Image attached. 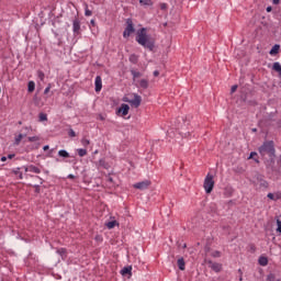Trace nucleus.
I'll return each mask as SVG.
<instances>
[{
  "instance_id": "52",
  "label": "nucleus",
  "mask_w": 281,
  "mask_h": 281,
  "mask_svg": "<svg viewBox=\"0 0 281 281\" xmlns=\"http://www.w3.org/2000/svg\"><path fill=\"white\" fill-rule=\"evenodd\" d=\"M1 161H8V157L2 156V157H1Z\"/></svg>"
},
{
  "instance_id": "62",
  "label": "nucleus",
  "mask_w": 281,
  "mask_h": 281,
  "mask_svg": "<svg viewBox=\"0 0 281 281\" xmlns=\"http://www.w3.org/2000/svg\"><path fill=\"white\" fill-rule=\"evenodd\" d=\"M186 247H188V245L184 244V245H183V249H186Z\"/></svg>"
},
{
  "instance_id": "23",
  "label": "nucleus",
  "mask_w": 281,
  "mask_h": 281,
  "mask_svg": "<svg viewBox=\"0 0 281 281\" xmlns=\"http://www.w3.org/2000/svg\"><path fill=\"white\" fill-rule=\"evenodd\" d=\"M97 166L99 168H105V169L109 168V164L104 159H100L99 162L97 164Z\"/></svg>"
},
{
  "instance_id": "57",
  "label": "nucleus",
  "mask_w": 281,
  "mask_h": 281,
  "mask_svg": "<svg viewBox=\"0 0 281 281\" xmlns=\"http://www.w3.org/2000/svg\"><path fill=\"white\" fill-rule=\"evenodd\" d=\"M91 25H95V20L90 21Z\"/></svg>"
},
{
  "instance_id": "44",
  "label": "nucleus",
  "mask_w": 281,
  "mask_h": 281,
  "mask_svg": "<svg viewBox=\"0 0 281 281\" xmlns=\"http://www.w3.org/2000/svg\"><path fill=\"white\" fill-rule=\"evenodd\" d=\"M50 89H52V85L49 83L48 87L45 88L44 94L47 95V93H49Z\"/></svg>"
},
{
  "instance_id": "60",
  "label": "nucleus",
  "mask_w": 281,
  "mask_h": 281,
  "mask_svg": "<svg viewBox=\"0 0 281 281\" xmlns=\"http://www.w3.org/2000/svg\"><path fill=\"white\" fill-rule=\"evenodd\" d=\"M258 130L257 128H252V133H256Z\"/></svg>"
},
{
  "instance_id": "20",
  "label": "nucleus",
  "mask_w": 281,
  "mask_h": 281,
  "mask_svg": "<svg viewBox=\"0 0 281 281\" xmlns=\"http://www.w3.org/2000/svg\"><path fill=\"white\" fill-rule=\"evenodd\" d=\"M255 179H257V181H262V182H261V186H263L265 188H267V181L263 180L262 175L256 173V175H255Z\"/></svg>"
},
{
  "instance_id": "42",
  "label": "nucleus",
  "mask_w": 281,
  "mask_h": 281,
  "mask_svg": "<svg viewBox=\"0 0 281 281\" xmlns=\"http://www.w3.org/2000/svg\"><path fill=\"white\" fill-rule=\"evenodd\" d=\"M68 135L69 137H76V132L72 128H70Z\"/></svg>"
},
{
  "instance_id": "15",
  "label": "nucleus",
  "mask_w": 281,
  "mask_h": 281,
  "mask_svg": "<svg viewBox=\"0 0 281 281\" xmlns=\"http://www.w3.org/2000/svg\"><path fill=\"white\" fill-rule=\"evenodd\" d=\"M131 271H133V267H131V266L124 267L121 270V276H131Z\"/></svg>"
},
{
  "instance_id": "11",
  "label": "nucleus",
  "mask_w": 281,
  "mask_h": 281,
  "mask_svg": "<svg viewBox=\"0 0 281 281\" xmlns=\"http://www.w3.org/2000/svg\"><path fill=\"white\" fill-rule=\"evenodd\" d=\"M139 5H142L143 8H150L154 5L153 0H139L138 1Z\"/></svg>"
},
{
  "instance_id": "2",
  "label": "nucleus",
  "mask_w": 281,
  "mask_h": 281,
  "mask_svg": "<svg viewBox=\"0 0 281 281\" xmlns=\"http://www.w3.org/2000/svg\"><path fill=\"white\" fill-rule=\"evenodd\" d=\"M259 155L261 157H269L270 164H274L276 159V145L273 144V140H268L265 142L260 147H259Z\"/></svg>"
},
{
  "instance_id": "54",
  "label": "nucleus",
  "mask_w": 281,
  "mask_h": 281,
  "mask_svg": "<svg viewBox=\"0 0 281 281\" xmlns=\"http://www.w3.org/2000/svg\"><path fill=\"white\" fill-rule=\"evenodd\" d=\"M68 179H76V176L69 175V176H68Z\"/></svg>"
},
{
  "instance_id": "53",
  "label": "nucleus",
  "mask_w": 281,
  "mask_h": 281,
  "mask_svg": "<svg viewBox=\"0 0 281 281\" xmlns=\"http://www.w3.org/2000/svg\"><path fill=\"white\" fill-rule=\"evenodd\" d=\"M43 150H49V145L44 146Z\"/></svg>"
},
{
  "instance_id": "48",
  "label": "nucleus",
  "mask_w": 281,
  "mask_h": 281,
  "mask_svg": "<svg viewBox=\"0 0 281 281\" xmlns=\"http://www.w3.org/2000/svg\"><path fill=\"white\" fill-rule=\"evenodd\" d=\"M20 170H21V168L14 169V170H13V173H14V175H20Z\"/></svg>"
},
{
  "instance_id": "30",
  "label": "nucleus",
  "mask_w": 281,
  "mask_h": 281,
  "mask_svg": "<svg viewBox=\"0 0 281 281\" xmlns=\"http://www.w3.org/2000/svg\"><path fill=\"white\" fill-rule=\"evenodd\" d=\"M77 153H78L79 157L87 156V149L79 148V149H77Z\"/></svg>"
},
{
  "instance_id": "27",
  "label": "nucleus",
  "mask_w": 281,
  "mask_h": 281,
  "mask_svg": "<svg viewBox=\"0 0 281 281\" xmlns=\"http://www.w3.org/2000/svg\"><path fill=\"white\" fill-rule=\"evenodd\" d=\"M131 75L133 76L134 80H135V78H142V72H139L135 69L131 70Z\"/></svg>"
},
{
  "instance_id": "35",
  "label": "nucleus",
  "mask_w": 281,
  "mask_h": 281,
  "mask_svg": "<svg viewBox=\"0 0 281 281\" xmlns=\"http://www.w3.org/2000/svg\"><path fill=\"white\" fill-rule=\"evenodd\" d=\"M267 281H277L276 280V274H273V273L268 274Z\"/></svg>"
},
{
  "instance_id": "26",
  "label": "nucleus",
  "mask_w": 281,
  "mask_h": 281,
  "mask_svg": "<svg viewBox=\"0 0 281 281\" xmlns=\"http://www.w3.org/2000/svg\"><path fill=\"white\" fill-rule=\"evenodd\" d=\"M139 87H140L142 89H148V80L142 79V80L139 81Z\"/></svg>"
},
{
  "instance_id": "63",
  "label": "nucleus",
  "mask_w": 281,
  "mask_h": 281,
  "mask_svg": "<svg viewBox=\"0 0 281 281\" xmlns=\"http://www.w3.org/2000/svg\"><path fill=\"white\" fill-rule=\"evenodd\" d=\"M239 280L243 281V277H240Z\"/></svg>"
},
{
  "instance_id": "49",
  "label": "nucleus",
  "mask_w": 281,
  "mask_h": 281,
  "mask_svg": "<svg viewBox=\"0 0 281 281\" xmlns=\"http://www.w3.org/2000/svg\"><path fill=\"white\" fill-rule=\"evenodd\" d=\"M273 5H279L280 4V0H272Z\"/></svg>"
},
{
  "instance_id": "17",
  "label": "nucleus",
  "mask_w": 281,
  "mask_h": 281,
  "mask_svg": "<svg viewBox=\"0 0 281 281\" xmlns=\"http://www.w3.org/2000/svg\"><path fill=\"white\" fill-rule=\"evenodd\" d=\"M258 262L261 267H267L269 265V259L267 257H259Z\"/></svg>"
},
{
  "instance_id": "4",
  "label": "nucleus",
  "mask_w": 281,
  "mask_h": 281,
  "mask_svg": "<svg viewBox=\"0 0 281 281\" xmlns=\"http://www.w3.org/2000/svg\"><path fill=\"white\" fill-rule=\"evenodd\" d=\"M131 34H135V25L133 24L132 19H127L126 20V27L123 32V37L128 38V36H131Z\"/></svg>"
},
{
  "instance_id": "45",
  "label": "nucleus",
  "mask_w": 281,
  "mask_h": 281,
  "mask_svg": "<svg viewBox=\"0 0 281 281\" xmlns=\"http://www.w3.org/2000/svg\"><path fill=\"white\" fill-rule=\"evenodd\" d=\"M237 89H238V86H237V85L233 86V87L231 88V93H236Z\"/></svg>"
},
{
  "instance_id": "18",
  "label": "nucleus",
  "mask_w": 281,
  "mask_h": 281,
  "mask_svg": "<svg viewBox=\"0 0 281 281\" xmlns=\"http://www.w3.org/2000/svg\"><path fill=\"white\" fill-rule=\"evenodd\" d=\"M34 89H36V83L34 81H29L27 83L29 93H34Z\"/></svg>"
},
{
  "instance_id": "32",
  "label": "nucleus",
  "mask_w": 281,
  "mask_h": 281,
  "mask_svg": "<svg viewBox=\"0 0 281 281\" xmlns=\"http://www.w3.org/2000/svg\"><path fill=\"white\" fill-rule=\"evenodd\" d=\"M33 102H34L35 106H38V105H40L41 99L38 98L37 94L34 95Z\"/></svg>"
},
{
  "instance_id": "46",
  "label": "nucleus",
  "mask_w": 281,
  "mask_h": 281,
  "mask_svg": "<svg viewBox=\"0 0 281 281\" xmlns=\"http://www.w3.org/2000/svg\"><path fill=\"white\" fill-rule=\"evenodd\" d=\"M250 251L251 254H256V245L254 244L250 245Z\"/></svg>"
},
{
  "instance_id": "50",
  "label": "nucleus",
  "mask_w": 281,
  "mask_h": 281,
  "mask_svg": "<svg viewBox=\"0 0 281 281\" xmlns=\"http://www.w3.org/2000/svg\"><path fill=\"white\" fill-rule=\"evenodd\" d=\"M15 155L14 154H9L8 159H14Z\"/></svg>"
},
{
  "instance_id": "33",
  "label": "nucleus",
  "mask_w": 281,
  "mask_h": 281,
  "mask_svg": "<svg viewBox=\"0 0 281 281\" xmlns=\"http://www.w3.org/2000/svg\"><path fill=\"white\" fill-rule=\"evenodd\" d=\"M37 76H38L40 80H42V81L45 80V72H43V70H38Z\"/></svg>"
},
{
  "instance_id": "10",
  "label": "nucleus",
  "mask_w": 281,
  "mask_h": 281,
  "mask_svg": "<svg viewBox=\"0 0 281 281\" xmlns=\"http://www.w3.org/2000/svg\"><path fill=\"white\" fill-rule=\"evenodd\" d=\"M72 32L74 34H80V20L78 18L72 21Z\"/></svg>"
},
{
  "instance_id": "61",
  "label": "nucleus",
  "mask_w": 281,
  "mask_h": 281,
  "mask_svg": "<svg viewBox=\"0 0 281 281\" xmlns=\"http://www.w3.org/2000/svg\"><path fill=\"white\" fill-rule=\"evenodd\" d=\"M125 100H128V98H123V102H126Z\"/></svg>"
},
{
  "instance_id": "64",
  "label": "nucleus",
  "mask_w": 281,
  "mask_h": 281,
  "mask_svg": "<svg viewBox=\"0 0 281 281\" xmlns=\"http://www.w3.org/2000/svg\"><path fill=\"white\" fill-rule=\"evenodd\" d=\"M276 281H281L280 279H277Z\"/></svg>"
},
{
  "instance_id": "16",
  "label": "nucleus",
  "mask_w": 281,
  "mask_h": 281,
  "mask_svg": "<svg viewBox=\"0 0 281 281\" xmlns=\"http://www.w3.org/2000/svg\"><path fill=\"white\" fill-rule=\"evenodd\" d=\"M58 157H61L63 159H69V157H71V156L69 155V153L67 150L60 149L58 151Z\"/></svg>"
},
{
  "instance_id": "5",
  "label": "nucleus",
  "mask_w": 281,
  "mask_h": 281,
  "mask_svg": "<svg viewBox=\"0 0 281 281\" xmlns=\"http://www.w3.org/2000/svg\"><path fill=\"white\" fill-rule=\"evenodd\" d=\"M125 102H128V104H131L135 109H139L140 104H142V95L134 93V99L125 100Z\"/></svg>"
},
{
  "instance_id": "47",
  "label": "nucleus",
  "mask_w": 281,
  "mask_h": 281,
  "mask_svg": "<svg viewBox=\"0 0 281 281\" xmlns=\"http://www.w3.org/2000/svg\"><path fill=\"white\" fill-rule=\"evenodd\" d=\"M167 9H168V4H166V3L160 4V10H167Z\"/></svg>"
},
{
  "instance_id": "39",
  "label": "nucleus",
  "mask_w": 281,
  "mask_h": 281,
  "mask_svg": "<svg viewBox=\"0 0 281 281\" xmlns=\"http://www.w3.org/2000/svg\"><path fill=\"white\" fill-rule=\"evenodd\" d=\"M212 257L213 258H221V251H218V250L213 251Z\"/></svg>"
},
{
  "instance_id": "38",
  "label": "nucleus",
  "mask_w": 281,
  "mask_h": 281,
  "mask_svg": "<svg viewBox=\"0 0 281 281\" xmlns=\"http://www.w3.org/2000/svg\"><path fill=\"white\" fill-rule=\"evenodd\" d=\"M29 142H38L41 139L38 136H30L27 137Z\"/></svg>"
},
{
  "instance_id": "9",
  "label": "nucleus",
  "mask_w": 281,
  "mask_h": 281,
  "mask_svg": "<svg viewBox=\"0 0 281 281\" xmlns=\"http://www.w3.org/2000/svg\"><path fill=\"white\" fill-rule=\"evenodd\" d=\"M94 86H95L94 91L97 93H100V91H102V77L100 76L95 77Z\"/></svg>"
},
{
  "instance_id": "25",
  "label": "nucleus",
  "mask_w": 281,
  "mask_h": 281,
  "mask_svg": "<svg viewBox=\"0 0 281 281\" xmlns=\"http://www.w3.org/2000/svg\"><path fill=\"white\" fill-rule=\"evenodd\" d=\"M256 157H258V153L251 151L248 159H254L256 161V164H260V161Z\"/></svg>"
},
{
  "instance_id": "31",
  "label": "nucleus",
  "mask_w": 281,
  "mask_h": 281,
  "mask_svg": "<svg viewBox=\"0 0 281 281\" xmlns=\"http://www.w3.org/2000/svg\"><path fill=\"white\" fill-rule=\"evenodd\" d=\"M40 122H47V114L40 113Z\"/></svg>"
},
{
  "instance_id": "12",
  "label": "nucleus",
  "mask_w": 281,
  "mask_h": 281,
  "mask_svg": "<svg viewBox=\"0 0 281 281\" xmlns=\"http://www.w3.org/2000/svg\"><path fill=\"white\" fill-rule=\"evenodd\" d=\"M177 265L180 271H186V260L183 259V257L178 259Z\"/></svg>"
},
{
  "instance_id": "51",
  "label": "nucleus",
  "mask_w": 281,
  "mask_h": 281,
  "mask_svg": "<svg viewBox=\"0 0 281 281\" xmlns=\"http://www.w3.org/2000/svg\"><path fill=\"white\" fill-rule=\"evenodd\" d=\"M154 76H155V78H157V76H159V70H155Z\"/></svg>"
},
{
  "instance_id": "19",
  "label": "nucleus",
  "mask_w": 281,
  "mask_h": 281,
  "mask_svg": "<svg viewBox=\"0 0 281 281\" xmlns=\"http://www.w3.org/2000/svg\"><path fill=\"white\" fill-rule=\"evenodd\" d=\"M29 172H35V175H41V169L34 165L29 166Z\"/></svg>"
},
{
  "instance_id": "14",
  "label": "nucleus",
  "mask_w": 281,
  "mask_h": 281,
  "mask_svg": "<svg viewBox=\"0 0 281 281\" xmlns=\"http://www.w3.org/2000/svg\"><path fill=\"white\" fill-rule=\"evenodd\" d=\"M272 69H273V71H277V74H279V78H281V65H280V63H278V61L273 63Z\"/></svg>"
},
{
  "instance_id": "59",
  "label": "nucleus",
  "mask_w": 281,
  "mask_h": 281,
  "mask_svg": "<svg viewBox=\"0 0 281 281\" xmlns=\"http://www.w3.org/2000/svg\"><path fill=\"white\" fill-rule=\"evenodd\" d=\"M23 137H27V134H22V139H23Z\"/></svg>"
},
{
  "instance_id": "36",
  "label": "nucleus",
  "mask_w": 281,
  "mask_h": 281,
  "mask_svg": "<svg viewBox=\"0 0 281 281\" xmlns=\"http://www.w3.org/2000/svg\"><path fill=\"white\" fill-rule=\"evenodd\" d=\"M81 144H82V146H89V144H91V140L90 139H87V138H83L82 140H81Z\"/></svg>"
},
{
  "instance_id": "1",
  "label": "nucleus",
  "mask_w": 281,
  "mask_h": 281,
  "mask_svg": "<svg viewBox=\"0 0 281 281\" xmlns=\"http://www.w3.org/2000/svg\"><path fill=\"white\" fill-rule=\"evenodd\" d=\"M136 42L138 45H142V47H145V49H148L149 52L155 50V37L147 35L146 27H142L137 31Z\"/></svg>"
},
{
  "instance_id": "58",
  "label": "nucleus",
  "mask_w": 281,
  "mask_h": 281,
  "mask_svg": "<svg viewBox=\"0 0 281 281\" xmlns=\"http://www.w3.org/2000/svg\"><path fill=\"white\" fill-rule=\"evenodd\" d=\"M19 175V178L20 179H23V173L22 172H20V173H18Z\"/></svg>"
},
{
  "instance_id": "55",
  "label": "nucleus",
  "mask_w": 281,
  "mask_h": 281,
  "mask_svg": "<svg viewBox=\"0 0 281 281\" xmlns=\"http://www.w3.org/2000/svg\"><path fill=\"white\" fill-rule=\"evenodd\" d=\"M272 8L271 7H267L266 11L267 12H271Z\"/></svg>"
},
{
  "instance_id": "28",
  "label": "nucleus",
  "mask_w": 281,
  "mask_h": 281,
  "mask_svg": "<svg viewBox=\"0 0 281 281\" xmlns=\"http://www.w3.org/2000/svg\"><path fill=\"white\" fill-rule=\"evenodd\" d=\"M138 57L137 55L133 54L130 56V63H133V65H137Z\"/></svg>"
},
{
  "instance_id": "6",
  "label": "nucleus",
  "mask_w": 281,
  "mask_h": 281,
  "mask_svg": "<svg viewBox=\"0 0 281 281\" xmlns=\"http://www.w3.org/2000/svg\"><path fill=\"white\" fill-rule=\"evenodd\" d=\"M207 265H209L210 269H212V271H215V273H221L223 271V265L222 263L209 260Z\"/></svg>"
},
{
  "instance_id": "8",
  "label": "nucleus",
  "mask_w": 281,
  "mask_h": 281,
  "mask_svg": "<svg viewBox=\"0 0 281 281\" xmlns=\"http://www.w3.org/2000/svg\"><path fill=\"white\" fill-rule=\"evenodd\" d=\"M150 180H144L142 182H137L134 184V188L136 190H148V188H150Z\"/></svg>"
},
{
  "instance_id": "37",
  "label": "nucleus",
  "mask_w": 281,
  "mask_h": 281,
  "mask_svg": "<svg viewBox=\"0 0 281 281\" xmlns=\"http://www.w3.org/2000/svg\"><path fill=\"white\" fill-rule=\"evenodd\" d=\"M85 14L87 16H91V14H93V12L91 10H89V5H86Z\"/></svg>"
},
{
  "instance_id": "7",
  "label": "nucleus",
  "mask_w": 281,
  "mask_h": 281,
  "mask_svg": "<svg viewBox=\"0 0 281 281\" xmlns=\"http://www.w3.org/2000/svg\"><path fill=\"white\" fill-rule=\"evenodd\" d=\"M128 111H131V106L126 103H122L116 111V115L122 114V117H125V115H128Z\"/></svg>"
},
{
  "instance_id": "3",
  "label": "nucleus",
  "mask_w": 281,
  "mask_h": 281,
  "mask_svg": "<svg viewBox=\"0 0 281 281\" xmlns=\"http://www.w3.org/2000/svg\"><path fill=\"white\" fill-rule=\"evenodd\" d=\"M204 190L206 194H212V190H214V176L207 175L204 179Z\"/></svg>"
},
{
  "instance_id": "34",
  "label": "nucleus",
  "mask_w": 281,
  "mask_h": 281,
  "mask_svg": "<svg viewBox=\"0 0 281 281\" xmlns=\"http://www.w3.org/2000/svg\"><path fill=\"white\" fill-rule=\"evenodd\" d=\"M268 199H270L271 201H278V199H280V196H277L273 193H268Z\"/></svg>"
},
{
  "instance_id": "40",
  "label": "nucleus",
  "mask_w": 281,
  "mask_h": 281,
  "mask_svg": "<svg viewBox=\"0 0 281 281\" xmlns=\"http://www.w3.org/2000/svg\"><path fill=\"white\" fill-rule=\"evenodd\" d=\"M57 254H60L61 257L67 255V250L65 248L58 249Z\"/></svg>"
},
{
  "instance_id": "29",
  "label": "nucleus",
  "mask_w": 281,
  "mask_h": 281,
  "mask_svg": "<svg viewBox=\"0 0 281 281\" xmlns=\"http://www.w3.org/2000/svg\"><path fill=\"white\" fill-rule=\"evenodd\" d=\"M21 139H23V134H19V135L15 137L14 146H19V145L21 144Z\"/></svg>"
},
{
  "instance_id": "21",
  "label": "nucleus",
  "mask_w": 281,
  "mask_h": 281,
  "mask_svg": "<svg viewBox=\"0 0 281 281\" xmlns=\"http://www.w3.org/2000/svg\"><path fill=\"white\" fill-rule=\"evenodd\" d=\"M277 166L278 168H273V166H271V170L276 171V172H281V155L279 156L278 160H277Z\"/></svg>"
},
{
  "instance_id": "43",
  "label": "nucleus",
  "mask_w": 281,
  "mask_h": 281,
  "mask_svg": "<svg viewBox=\"0 0 281 281\" xmlns=\"http://www.w3.org/2000/svg\"><path fill=\"white\" fill-rule=\"evenodd\" d=\"M34 188H35V193L41 194V186L35 184Z\"/></svg>"
},
{
  "instance_id": "24",
  "label": "nucleus",
  "mask_w": 281,
  "mask_h": 281,
  "mask_svg": "<svg viewBox=\"0 0 281 281\" xmlns=\"http://www.w3.org/2000/svg\"><path fill=\"white\" fill-rule=\"evenodd\" d=\"M106 181L110 188H113V186H115V181L113 180V177H111V175L106 176Z\"/></svg>"
},
{
  "instance_id": "56",
  "label": "nucleus",
  "mask_w": 281,
  "mask_h": 281,
  "mask_svg": "<svg viewBox=\"0 0 281 281\" xmlns=\"http://www.w3.org/2000/svg\"><path fill=\"white\" fill-rule=\"evenodd\" d=\"M25 172H30V167H24Z\"/></svg>"
},
{
  "instance_id": "41",
  "label": "nucleus",
  "mask_w": 281,
  "mask_h": 281,
  "mask_svg": "<svg viewBox=\"0 0 281 281\" xmlns=\"http://www.w3.org/2000/svg\"><path fill=\"white\" fill-rule=\"evenodd\" d=\"M277 225H278L277 232H279V234H281V221L280 220H277Z\"/></svg>"
},
{
  "instance_id": "22",
  "label": "nucleus",
  "mask_w": 281,
  "mask_h": 281,
  "mask_svg": "<svg viewBox=\"0 0 281 281\" xmlns=\"http://www.w3.org/2000/svg\"><path fill=\"white\" fill-rule=\"evenodd\" d=\"M115 225H120V223H117V221H111L105 223V226L108 227V229H113Z\"/></svg>"
},
{
  "instance_id": "13",
  "label": "nucleus",
  "mask_w": 281,
  "mask_h": 281,
  "mask_svg": "<svg viewBox=\"0 0 281 281\" xmlns=\"http://www.w3.org/2000/svg\"><path fill=\"white\" fill-rule=\"evenodd\" d=\"M270 56H276L280 54V44H276L269 52Z\"/></svg>"
}]
</instances>
